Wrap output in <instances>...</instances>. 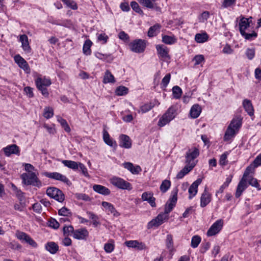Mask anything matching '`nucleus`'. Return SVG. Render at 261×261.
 Returning <instances> with one entry per match:
<instances>
[{"label":"nucleus","instance_id":"e433bc0d","mask_svg":"<svg viewBox=\"0 0 261 261\" xmlns=\"http://www.w3.org/2000/svg\"><path fill=\"white\" fill-rule=\"evenodd\" d=\"M193 168L194 166L193 165L191 166H185L184 168L177 173L176 178L178 179L182 178L185 175L191 171Z\"/></svg>","mask_w":261,"mask_h":261},{"label":"nucleus","instance_id":"603ef678","mask_svg":"<svg viewBox=\"0 0 261 261\" xmlns=\"http://www.w3.org/2000/svg\"><path fill=\"white\" fill-rule=\"evenodd\" d=\"M128 91L127 88L120 86L116 88L115 93L117 95L121 96L126 94L128 93Z\"/></svg>","mask_w":261,"mask_h":261},{"label":"nucleus","instance_id":"cd10ccee","mask_svg":"<svg viewBox=\"0 0 261 261\" xmlns=\"http://www.w3.org/2000/svg\"><path fill=\"white\" fill-rule=\"evenodd\" d=\"M20 41L21 42L23 49L28 53H30L31 48L29 45L28 36L25 34L20 35Z\"/></svg>","mask_w":261,"mask_h":261},{"label":"nucleus","instance_id":"412c9836","mask_svg":"<svg viewBox=\"0 0 261 261\" xmlns=\"http://www.w3.org/2000/svg\"><path fill=\"white\" fill-rule=\"evenodd\" d=\"M202 179L198 178L193 182L189 188V198L191 199L197 193L198 187L201 183Z\"/></svg>","mask_w":261,"mask_h":261},{"label":"nucleus","instance_id":"6e6552de","mask_svg":"<svg viewBox=\"0 0 261 261\" xmlns=\"http://www.w3.org/2000/svg\"><path fill=\"white\" fill-rule=\"evenodd\" d=\"M16 237L21 241L22 243H25L30 245L33 248H37L38 245L37 243L27 233L17 231L16 233Z\"/></svg>","mask_w":261,"mask_h":261},{"label":"nucleus","instance_id":"c9c22d12","mask_svg":"<svg viewBox=\"0 0 261 261\" xmlns=\"http://www.w3.org/2000/svg\"><path fill=\"white\" fill-rule=\"evenodd\" d=\"M62 163L65 166L75 170L79 168L80 162H76L71 160H63Z\"/></svg>","mask_w":261,"mask_h":261},{"label":"nucleus","instance_id":"864d4df0","mask_svg":"<svg viewBox=\"0 0 261 261\" xmlns=\"http://www.w3.org/2000/svg\"><path fill=\"white\" fill-rule=\"evenodd\" d=\"M63 231L64 236H69L73 234L74 230L72 225L65 226L63 228Z\"/></svg>","mask_w":261,"mask_h":261},{"label":"nucleus","instance_id":"6e6d98bb","mask_svg":"<svg viewBox=\"0 0 261 261\" xmlns=\"http://www.w3.org/2000/svg\"><path fill=\"white\" fill-rule=\"evenodd\" d=\"M201 242V238L197 235L194 236L192 238L191 246L195 248L198 247Z\"/></svg>","mask_w":261,"mask_h":261},{"label":"nucleus","instance_id":"f8f14e48","mask_svg":"<svg viewBox=\"0 0 261 261\" xmlns=\"http://www.w3.org/2000/svg\"><path fill=\"white\" fill-rule=\"evenodd\" d=\"M167 219H168V215H166L163 213L160 214L154 219H153L148 223L147 227L148 229L157 227L162 225L164 221Z\"/></svg>","mask_w":261,"mask_h":261},{"label":"nucleus","instance_id":"473e14b6","mask_svg":"<svg viewBox=\"0 0 261 261\" xmlns=\"http://www.w3.org/2000/svg\"><path fill=\"white\" fill-rule=\"evenodd\" d=\"M201 112V107L198 104H195L192 107L190 114L192 118H196L200 115Z\"/></svg>","mask_w":261,"mask_h":261},{"label":"nucleus","instance_id":"4d7b16f0","mask_svg":"<svg viewBox=\"0 0 261 261\" xmlns=\"http://www.w3.org/2000/svg\"><path fill=\"white\" fill-rule=\"evenodd\" d=\"M130 6L133 10L135 11L136 13H138L140 14L143 15V12L141 9L140 6H139L138 4L135 1L132 2L130 3Z\"/></svg>","mask_w":261,"mask_h":261},{"label":"nucleus","instance_id":"72a5a7b5","mask_svg":"<svg viewBox=\"0 0 261 261\" xmlns=\"http://www.w3.org/2000/svg\"><path fill=\"white\" fill-rule=\"evenodd\" d=\"M161 28V25L159 23H156L153 26L149 28L148 31V36L149 37H152L157 35L159 33Z\"/></svg>","mask_w":261,"mask_h":261},{"label":"nucleus","instance_id":"ddd939ff","mask_svg":"<svg viewBox=\"0 0 261 261\" xmlns=\"http://www.w3.org/2000/svg\"><path fill=\"white\" fill-rule=\"evenodd\" d=\"M167 219H168V215H166L163 213L160 214L154 219H153L148 223L147 227L148 229L157 227L162 225L164 221Z\"/></svg>","mask_w":261,"mask_h":261},{"label":"nucleus","instance_id":"052dcab7","mask_svg":"<svg viewBox=\"0 0 261 261\" xmlns=\"http://www.w3.org/2000/svg\"><path fill=\"white\" fill-rule=\"evenodd\" d=\"M236 3V0H224L221 6L223 8H227L231 7L233 5H234Z\"/></svg>","mask_w":261,"mask_h":261},{"label":"nucleus","instance_id":"39448f33","mask_svg":"<svg viewBox=\"0 0 261 261\" xmlns=\"http://www.w3.org/2000/svg\"><path fill=\"white\" fill-rule=\"evenodd\" d=\"M199 155V150L196 147H192L188 149L186 152V163L188 166H191L192 164L194 167L196 165V163L194 162V160L197 158Z\"/></svg>","mask_w":261,"mask_h":261},{"label":"nucleus","instance_id":"f704fd0d","mask_svg":"<svg viewBox=\"0 0 261 261\" xmlns=\"http://www.w3.org/2000/svg\"><path fill=\"white\" fill-rule=\"evenodd\" d=\"M103 139L105 143L107 144L108 145L111 147L114 146V147H116L117 146V144L116 142L115 141L114 142H113V140L110 138L108 132L105 130H103Z\"/></svg>","mask_w":261,"mask_h":261},{"label":"nucleus","instance_id":"f03ea898","mask_svg":"<svg viewBox=\"0 0 261 261\" xmlns=\"http://www.w3.org/2000/svg\"><path fill=\"white\" fill-rule=\"evenodd\" d=\"M20 177L22 183L25 185H32L38 188L42 186V182L34 172L22 173Z\"/></svg>","mask_w":261,"mask_h":261},{"label":"nucleus","instance_id":"09e8293b","mask_svg":"<svg viewBox=\"0 0 261 261\" xmlns=\"http://www.w3.org/2000/svg\"><path fill=\"white\" fill-rule=\"evenodd\" d=\"M57 120L66 132L69 133L70 132V128L65 119L62 118L60 116H58Z\"/></svg>","mask_w":261,"mask_h":261},{"label":"nucleus","instance_id":"4c0bfd02","mask_svg":"<svg viewBox=\"0 0 261 261\" xmlns=\"http://www.w3.org/2000/svg\"><path fill=\"white\" fill-rule=\"evenodd\" d=\"M92 44V42L91 40L87 39L86 40L84 44L83 47V53L86 55L88 56L91 55V47Z\"/></svg>","mask_w":261,"mask_h":261},{"label":"nucleus","instance_id":"c756f323","mask_svg":"<svg viewBox=\"0 0 261 261\" xmlns=\"http://www.w3.org/2000/svg\"><path fill=\"white\" fill-rule=\"evenodd\" d=\"M45 248L52 254L56 253L59 250L58 245L54 242H47L45 245Z\"/></svg>","mask_w":261,"mask_h":261},{"label":"nucleus","instance_id":"423d86ee","mask_svg":"<svg viewBox=\"0 0 261 261\" xmlns=\"http://www.w3.org/2000/svg\"><path fill=\"white\" fill-rule=\"evenodd\" d=\"M129 46L132 51L136 53H142L145 50L146 42L141 39H136L129 43Z\"/></svg>","mask_w":261,"mask_h":261},{"label":"nucleus","instance_id":"e2e57ef3","mask_svg":"<svg viewBox=\"0 0 261 261\" xmlns=\"http://www.w3.org/2000/svg\"><path fill=\"white\" fill-rule=\"evenodd\" d=\"M228 153L225 152L223 153L220 156L219 160V164L220 165H226L227 163V157Z\"/></svg>","mask_w":261,"mask_h":261},{"label":"nucleus","instance_id":"0e129e2a","mask_svg":"<svg viewBox=\"0 0 261 261\" xmlns=\"http://www.w3.org/2000/svg\"><path fill=\"white\" fill-rule=\"evenodd\" d=\"M166 246L169 249L171 250L173 246V242L172 237L171 234H168L166 239Z\"/></svg>","mask_w":261,"mask_h":261},{"label":"nucleus","instance_id":"aec40b11","mask_svg":"<svg viewBox=\"0 0 261 261\" xmlns=\"http://www.w3.org/2000/svg\"><path fill=\"white\" fill-rule=\"evenodd\" d=\"M138 2L143 6L150 9H154L157 11H160L161 8L158 6L155 3V0H137Z\"/></svg>","mask_w":261,"mask_h":261},{"label":"nucleus","instance_id":"de8ad7c7","mask_svg":"<svg viewBox=\"0 0 261 261\" xmlns=\"http://www.w3.org/2000/svg\"><path fill=\"white\" fill-rule=\"evenodd\" d=\"M171 186V182L170 180L165 179L163 180L160 186V190L163 193H165L168 191Z\"/></svg>","mask_w":261,"mask_h":261},{"label":"nucleus","instance_id":"f3484780","mask_svg":"<svg viewBox=\"0 0 261 261\" xmlns=\"http://www.w3.org/2000/svg\"><path fill=\"white\" fill-rule=\"evenodd\" d=\"M15 63L26 73H30L31 70L27 62L19 55H16L14 58Z\"/></svg>","mask_w":261,"mask_h":261},{"label":"nucleus","instance_id":"a19ab883","mask_svg":"<svg viewBox=\"0 0 261 261\" xmlns=\"http://www.w3.org/2000/svg\"><path fill=\"white\" fill-rule=\"evenodd\" d=\"M115 82L114 76L111 73V72L107 70L105 74L103 79V83L105 84L112 83H113Z\"/></svg>","mask_w":261,"mask_h":261},{"label":"nucleus","instance_id":"79ce46f5","mask_svg":"<svg viewBox=\"0 0 261 261\" xmlns=\"http://www.w3.org/2000/svg\"><path fill=\"white\" fill-rule=\"evenodd\" d=\"M87 214L89 216L90 219L92 220V223L94 227H97L100 225V223L99 221V217L93 213L89 211L87 212Z\"/></svg>","mask_w":261,"mask_h":261},{"label":"nucleus","instance_id":"c03bdc74","mask_svg":"<svg viewBox=\"0 0 261 261\" xmlns=\"http://www.w3.org/2000/svg\"><path fill=\"white\" fill-rule=\"evenodd\" d=\"M12 189L13 192L16 195V196L18 198V199L20 201H23L24 199V193L22 192L20 189H18L17 187L14 184H12Z\"/></svg>","mask_w":261,"mask_h":261},{"label":"nucleus","instance_id":"6ab92c4d","mask_svg":"<svg viewBox=\"0 0 261 261\" xmlns=\"http://www.w3.org/2000/svg\"><path fill=\"white\" fill-rule=\"evenodd\" d=\"M252 19V17H250L248 18L243 17L241 18L239 24V31L241 34L243 33L244 34V32H246V30L249 31L248 29L250 27V25L249 24V19Z\"/></svg>","mask_w":261,"mask_h":261},{"label":"nucleus","instance_id":"a211bd4d","mask_svg":"<svg viewBox=\"0 0 261 261\" xmlns=\"http://www.w3.org/2000/svg\"><path fill=\"white\" fill-rule=\"evenodd\" d=\"M119 146L122 148L129 149L132 147V140L129 136L122 134L119 136Z\"/></svg>","mask_w":261,"mask_h":261},{"label":"nucleus","instance_id":"8fccbe9b","mask_svg":"<svg viewBox=\"0 0 261 261\" xmlns=\"http://www.w3.org/2000/svg\"><path fill=\"white\" fill-rule=\"evenodd\" d=\"M172 93L174 98L179 99L181 96V89L178 86H175L172 88Z\"/></svg>","mask_w":261,"mask_h":261},{"label":"nucleus","instance_id":"bf43d9fd","mask_svg":"<svg viewBox=\"0 0 261 261\" xmlns=\"http://www.w3.org/2000/svg\"><path fill=\"white\" fill-rule=\"evenodd\" d=\"M154 105L152 103H149L145 104L141 107V111L142 113H146L150 110L153 107Z\"/></svg>","mask_w":261,"mask_h":261},{"label":"nucleus","instance_id":"ea45409f","mask_svg":"<svg viewBox=\"0 0 261 261\" xmlns=\"http://www.w3.org/2000/svg\"><path fill=\"white\" fill-rule=\"evenodd\" d=\"M208 36L206 33H198L195 36V40L197 43H204L208 40Z\"/></svg>","mask_w":261,"mask_h":261},{"label":"nucleus","instance_id":"2eb2a0df","mask_svg":"<svg viewBox=\"0 0 261 261\" xmlns=\"http://www.w3.org/2000/svg\"><path fill=\"white\" fill-rule=\"evenodd\" d=\"M223 225V221L221 219L217 220L208 229L207 231V236H213L218 233L222 229Z\"/></svg>","mask_w":261,"mask_h":261},{"label":"nucleus","instance_id":"a18cd8bd","mask_svg":"<svg viewBox=\"0 0 261 261\" xmlns=\"http://www.w3.org/2000/svg\"><path fill=\"white\" fill-rule=\"evenodd\" d=\"M247 181L248 184L252 187L256 188L258 190H261V188L260 187V185L258 182L257 179L253 177L250 176L247 177Z\"/></svg>","mask_w":261,"mask_h":261},{"label":"nucleus","instance_id":"5701e85b","mask_svg":"<svg viewBox=\"0 0 261 261\" xmlns=\"http://www.w3.org/2000/svg\"><path fill=\"white\" fill-rule=\"evenodd\" d=\"M141 198L143 201H147L152 207H155V198L153 196V193L145 192L142 194Z\"/></svg>","mask_w":261,"mask_h":261},{"label":"nucleus","instance_id":"b1692460","mask_svg":"<svg viewBox=\"0 0 261 261\" xmlns=\"http://www.w3.org/2000/svg\"><path fill=\"white\" fill-rule=\"evenodd\" d=\"M247 181L246 179L242 178L239 181L235 194L236 198L240 197L243 191L247 188Z\"/></svg>","mask_w":261,"mask_h":261},{"label":"nucleus","instance_id":"0eeeda50","mask_svg":"<svg viewBox=\"0 0 261 261\" xmlns=\"http://www.w3.org/2000/svg\"><path fill=\"white\" fill-rule=\"evenodd\" d=\"M46 194L60 202L65 199L64 194L61 190L55 187H49L46 190Z\"/></svg>","mask_w":261,"mask_h":261},{"label":"nucleus","instance_id":"393cba45","mask_svg":"<svg viewBox=\"0 0 261 261\" xmlns=\"http://www.w3.org/2000/svg\"><path fill=\"white\" fill-rule=\"evenodd\" d=\"M89 232L86 228L79 229L74 230L73 237L78 240L86 239Z\"/></svg>","mask_w":261,"mask_h":261},{"label":"nucleus","instance_id":"f257e3e1","mask_svg":"<svg viewBox=\"0 0 261 261\" xmlns=\"http://www.w3.org/2000/svg\"><path fill=\"white\" fill-rule=\"evenodd\" d=\"M242 125V119H233L228 125L224 136V141H227L233 138Z\"/></svg>","mask_w":261,"mask_h":261},{"label":"nucleus","instance_id":"7ed1b4c3","mask_svg":"<svg viewBox=\"0 0 261 261\" xmlns=\"http://www.w3.org/2000/svg\"><path fill=\"white\" fill-rule=\"evenodd\" d=\"M35 84L37 88L41 92V93L45 97H47L49 95L46 87L49 86L51 84V81L47 78L38 77L35 80Z\"/></svg>","mask_w":261,"mask_h":261},{"label":"nucleus","instance_id":"774afa93","mask_svg":"<svg viewBox=\"0 0 261 261\" xmlns=\"http://www.w3.org/2000/svg\"><path fill=\"white\" fill-rule=\"evenodd\" d=\"M211 244L208 242H203L201 244L200 252L205 253L210 247Z\"/></svg>","mask_w":261,"mask_h":261},{"label":"nucleus","instance_id":"2f4dec72","mask_svg":"<svg viewBox=\"0 0 261 261\" xmlns=\"http://www.w3.org/2000/svg\"><path fill=\"white\" fill-rule=\"evenodd\" d=\"M102 206L105 207L109 212H110L114 216H118L120 214L117 211L113 205L111 203L106 201H103L101 203Z\"/></svg>","mask_w":261,"mask_h":261},{"label":"nucleus","instance_id":"bb28decb","mask_svg":"<svg viewBox=\"0 0 261 261\" xmlns=\"http://www.w3.org/2000/svg\"><path fill=\"white\" fill-rule=\"evenodd\" d=\"M93 189L95 192L103 195H108L111 193L108 188L100 185H93Z\"/></svg>","mask_w":261,"mask_h":261},{"label":"nucleus","instance_id":"3c124183","mask_svg":"<svg viewBox=\"0 0 261 261\" xmlns=\"http://www.w3.org/2000/svg\"><path fill=\"white\" fill-rule=\"evenodd\" d=\"M43 116L46 119L51 118L54 115V110L51 107H45L44 109Z\"/></svg>","mask_w":261,"mask_h":261},{"label":"nucleus","instance_id":"c85d7f7f","mask_svg":"<svg viewBox=\"0 0 261 261\" xmlns=\"http://www.w3.org/2000/svg\"><path fill=\"white\" fill-rule=\"evenodd\" d=\"M211 200V195L207 192L206 189H205L201 196L200 206L202 207H205L210 202Z\"/></svg>","mask_w":261,"mask_h":261},{"label":"nucleus","instance_id":"49530a36","mask_svg":"<svg viewBox=\"0 0 261 261\" xmlns=\"http://www.w3.org/2000/svg\"><path fill=\"white\" fill-rule=\"evenodd\" d=\"M95 55L97 58H98L100 60H103V61L107 60V61L109 62V61H111L113 60V58H112L111 55L110 54H109V55L102 54L100 53L97 52L95 53Z\"/></svg>","mask_w":261,"mask_h":261},{"label":"nucleus","instance_id":"dca6fc26","mask_svg":"<svg viewBox=\"0 0 261 261\" xmlns=\"http://www.w3.org/2000/svg\"><path fill=\"white\" fill-rule=\"evenodd\" d=\"M156 49L158 55L160 58L163 60L170 59V57L169 54V48L164 45L158 44L156 45Z\"/></svg>","mask_w":261,"mask_h":261},{"label":"nucleus","instance_id":"58836bf2","mask_svg":"<svg viewBox=\"0 0 261 261\" xmlns=\"http://www.w3.org/2000/svg\"><path fill=\"white\" fill-rule=\"evenodd\" d=\"M162 41L166 44H173L175 43L177 39L174 36L162 35Z\"/></svg>","mask_w":261,"mask_h":261},{"label":"nucleus","instance_id":"1a4fd4ad","mask_svg":"<svg viewBox=\"0 0 261 261\" xmlns=\"http://www.w3.org/2000/svg\"><path fill=\"white\" fill-rule=\"evenodd\" d=\"M177 200V190L172 192L171 197L169 199L168 201L165 204L164 213L167 215L173 208L175 206Z\"/></svg>","mask_w":261,"mask_h":261},{"label":"nucleus","instance_id":"9b49d317","mask_svg":"<svg viewBox=\"0 0 261 261\" xmlns=\"http://www.w3.org/2000/svg\"><path fill=\"white\" fill-rule=\"evenodd\" d=\"M167 219H168V215H166L163 213L160 214L154 219H153L148 223L147 227L148 229L157 227L162 225L164 221Z\"/></svg>","mask_w":261,"mask_h":261},{"label":"nucleus","instance_id":"37998d69","mask_svg":"<svg viewBox=\"0 0 261 261\" xmlns=\"http://www.w3.org/2000/svg\"><path fill=\"white\" fill-rule=\"evenodd\" d=\"M246 40L251 41L255 39L257 37V33L254 31H252L251 33L244 32V34H241Z\"/></svg>","mask_w":261,"mask_h":261},{"label":"nucleus","instance_id":"13d9d810","mask_svg":"<svg viewBox=\"0 0 261 261\" xmlns=\"http://www.w3.org/2000/svg\"><path fill=\"white\" fill-rule=\"evenodd\" d=\"M58 214L63 216H69L71 215L70 211L65 207H63L58 211Z\"/></svg>","mask_w":261,"mask_h":261},{"label":"nucleus","instance_id":"69168bd1","mask_svg":"<svg viewBox=\"0 0 261 261\" xmlns=\"http://www.w3.org/2000/svg\"><path fill=\"white\" fill-rule=\"evenodd\" d=\"M171 75L170 73L167 74L162 80L161 84L164 88H166L170 82Z\"/></svg>","mask_w":261,"mask_h":261},{"label":"nucleus","instance_id":"7c9ffc66","mask_svg":"<svg viewBox=\"0 0 261 261\" xmlns=\"http://www.w3.org/2000/svg\"><path fill=\"white\" fill-rule=\"evenodd\" d=\"M243 106L248 114L251 116L254 114V109L250 100L245 99L243 101Z\"/></svg>","mask_w":261,"mask_h":261},{"label":"nucleus","instance_id":"20e7f679","mask_svg":"<svg viewBox=\"0 0 261 261\" xmlns=\"http://www.w3.org/2000/svg\"><path fill=\"white\" fill-rule=\"evenodd\" d=\"M176 110L171 107L169 108L167 112L160 119L158 125L161 126H164L166 124L170 122L175 116Z\"/></svg>","mask_w":261,"mask_h":261},{"label":"nucleus","instance_id":"a878e982","mask_svg":"<svg viewBox=\"0 0 261 261\" xmlns=\"http://www.w3.org/2000/svg\"><path fill=\"white\" fill-rule=\"evenodd\" d=\"M123 166L133 174H138L142 171L140 166L137 165L134 166L133 164L130 162L124 163Z\"/></svg>","mask_w":261,"mask_h":261},{"label":"nucleus","instance_id":"680f3d73","mask_svg":"<svg viewBox=\"0 0 261 261\" xmlns=\"http://www.w3.org/2000/svg\"><path fill=\"white\" fill-rule=\"evenodd\" d=\"M48 226L54 229H57L59 227L60 224L56 219L51 218L48 221Z\"/></svg>","mask_w":261,"mask_h":261},{"label":"nucleus","instance_id":"4be33fe9","mask_svg":"<svg viewBox=\"0 0 261 261\" xmlns=\"http://www.w3.org/2000/svg\"><path fill=\"white\" fill-rule=\"evenodd\" d=\"M5 155L9 156L12 154L19 155L20 150L19 147L16 144L8 145L3 148Z\"/></svg>","mask_w":261,"mask_h":261},{"label":"nucleus","instance_id":"4468645a","mask_svg":"<svg viewBox=\"0 0 261 261\" xmlns=\"http://www.w3.org/2000/svg\"><path fill=\"white\" fill-rule=\"evenodd\" d=\"M111 182L113 186L119 189L130 190L132 188L129 182L119 177H113L111 180Z\"/></svg>","mask_w":261,"mask_h":261},{"label":"nucleus","instance_id":"5fc2aeb1","mask_svg":"<svg viewBox=\"0 0 261 261\" xmlns=\"http://www.w3.org/2000/svg\"><path fill=\"white\" fill-rule=\"evenodd\" d=\"M62 1L67 7L72 10H76L77 9V4L73 0H62Z\"/></svg>","mask_w":261,"mask_h":261},{"label":"nucleus","instance_id":"338daca9","mask_svg":"<svg viewBox=\"0 0 261 261\" xmlns=\"http://www.w3.org/2000/svg\"><path fill=\"white\" fill-rule=\"evenodd\" d=\"M246 55L249 60H252L255 55V50L254 48H248L246 51Z\"/></svg>","mask_w":261,"mask_h":261},{"label":"nucleus","instance_id":"9d476101","mask_svg":"<svg viewBox=\"0 0 261 261\" xmlns=\"http://www.w3.org/2000/svg\"><path fill=\"white\" fill-rule=\"evenodd\" d=\"M42 174L48 178L54 179L55 180H59L63 182L65 184L69 185L71 184L70 180L68 179V178L58 172H44L42 173Z\"/></svg>","mask_w":261,"mask_h":261}]
</instances>
